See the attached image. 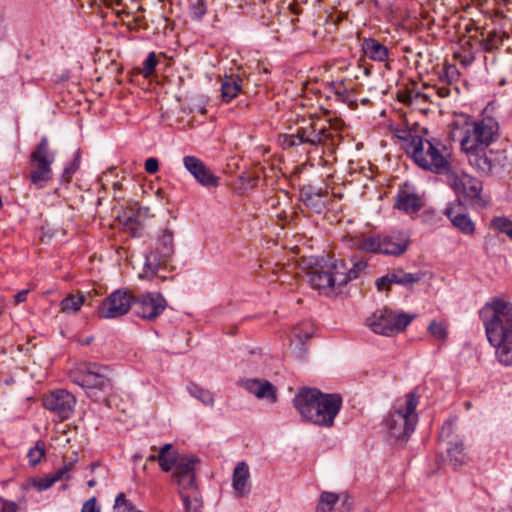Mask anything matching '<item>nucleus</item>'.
I'll return each mask as SVG.
<instances>
[{
	"instance_id": "nucleus-1",
	"label": "nucleus",
	"mask_w": 512,
	"mask_h": 512,
	"mask_svg": "<svg viewBox=\"0 0 512 512\" xmlns=\"http://www.w3.org/2000/svg\"><path fill=\"white\" fill-rule=\"evenodd\" d=\"M480 318L498 361L512 365V303L494 299L480 310Z\"/></svg>"
},
{
	"instance_id": "nucleus-2",
	"label": "nucleus",
	"mask_w": 512,
	"mask_h": 512,
	"mask_svg": "<svg viewBox=\"0 0 512 512\" xmlns=\"http://www.w3.org/2000/svg\"><path fill=\"white\" fill-rule=\"evenodd\" d=\"M338 393H323L317 388H301L293 399V405L301 417L317 426L330 428L342 407Z\"/></svg>"
},
{
	"instance_id": "nucleus-3",
	"label": "nucleus",
	"mask_w": 512,
	"mask_h": 512,
	"mask_svg": "<svg viewBox=\"0 0 512 512\" xmlns=\"http://www.w3.org/2000/svg\"><path fill=\"white\" fill-rule=\"evenodd\" d=\"M401 138L407 141V155L423 170L445 175L452 168L451 152L440 139L428 137L427 129H424V135L408 133Z\"/></svg>"
},
{
	"instance_id": "nucleus-4",
	"label": "nucleus",
	"mask_w": 512,
	"mask_h": 512,
	"mask_svg": "<svg viewBox=\"0 0 512 512\" xmlns=\"http://www.w3.org/2000/svg\"><path fill=\"white\" fill-rule=\"evenodd\" d=\"M108 369L96 363L81 364L70 371L73 383L85 389L89 398L100 401L112 392L113 384Z\"/></svg>"
},
{
	"instance_id": "nucleus-5",
	"label": "nucleus",
	"mask_w": 512,
	"mask_h": 512,
	"mask_svg": "<svg viewBox=\"0 0 512 512\" xmlns=\"http://www.w3.org/2000/svg\"><path fill=\"white\" fill-rule=\"evenodd\" d=\"M420 396L415 390L407 393L403 401H398L396 409L386 419L389 435L395 440L407 441L418 422L416 408Z\"/></svg>"
},
{
	"instance_id": "nucleus-6",
	"label": "nucleus",
	"mask_w": 512,
	"mask_h": 512,
	"mask_svg": "<svg viewBox=\"0 0 512 512\" xmlns=\"http://www.w3.org/2000/svg\"><path fill=\"white\" fill-rule=\"evenodd\" d=\"M175 254L174 232L169 228L161 229L155 246L145 255L140 278L152 279L160 269H170Z\"/></svg>"
},
{
	"instance_id": "nucleus-7",
	"label": "nucleus",
	"mask_w": 512,
	"mask_h": 512,
	"mask_svg": "<svg viewBox=\"0 0 512 512\" xmlns=\"http://www.w3.org/2000/svg\"><path fill=\"white\" fill-rule=\"evenodd\" d=\"M307 265L309 267L308 281L310 285L326 294L331 292L336 286L345 285L347 278L339 273L338 269H334V261L329 256L311 257Z\"/></svg>"
},
{
	"instance_id": "nucleus-8",
	"label": "nucleus",
	"mask_w": 512,
	"mask_h": 512,
	"mask_svg": "<svg viewBox=\"0 0 512 512\" xmlns=\"http://www.w3.org/2000/svg\"><path fill=\"white\" fill-rule=\"evenodd\" d=\"M498 131L497 120L491 116H483L468 125L461 140V147L463 150L486 148L497 139Z\"/></svg>"
},
{
	"instance_id": "nucleus-9",
	"label": "nucleus",
	"mask_w": 512,
	"mask_h": 512,
	"mask_svg": "<svg viewBox=\"0 0 512 512\" xmlns=\"http://www.w3.org/2000/svg\"><path fill=\"white\" fill-rule=\"evenodd\" d=\"M55 161V153L49 147V140L43 136L30 155V165L34 168L30 175V182L41 189L52 179V164Z\"/></svg>"
},
{
	"instance_id": "nucleus-10",
	"label": "nucleus",
	"mask_w": 512,
	"mask_h": 512,
	"mask_svg": "<svg viewBox=\"0 0 512 512\" xmlns=\"http://www.w3.org/2000/svg\"><path fill=\"white\" fill-rule=\"evenodd\" d=\"M408 244V237L404 234L397 237L376 235L361 237L355 242V248L367 253L399 256L406 252Z\"/></svg>"
},
{
	"instance_id": "nucleus-11",
	"label": "nucleus",
	"mask_w": 512,
	"mask_h": 512,
	"mask_svg": "<svg viewBox=\"0 0 512 512\" xmlns=\"http://www.w3.org/2000/svg\"><path fill=\"white\" fill-rule=\"evenodd\" d=\"M414 317L405 312L396 313L384 308L373 313L368 319V325L377 334L391 336L403 332Z\"/></svg>"
},
{
	"instance_id": "nucleus-12",
	"label": "nucleus",
	"mask_w": 512,
	"mask_h": 512,
	"mask_svg": "<svg viewBox=\"0 0 512 512\" xmlns=\"http://www.w3.org/2000/svg\"><path fill=\"white\" fill-rule=\"evenodd\" d=\"M446 183L457 195L456 201H471L477 203L481 200L482 182L462 171L451 168L446 174Z\"/></svg>"
},
{
	"instance_id": "nucleus-13",
	"label": "nucleus",
	"mask_w": 512,
	"mask_h": 512,
	"mask_svg": "<svg viewBox=\"0 0 512 512\" xmlns=\"http://www.w3.org/2000/svg\"><path fill=\"white\" fill-rule=\"evenodd\" d=\"M133 294L126 289H117L107 296L98 308V315L104 319H114L132 310Z\"/></svg>"
},
{
	"instance_id": "nucleus-14",
	"label": "nucleus",
	"mask_w": 512,
	"mask_h": 512,
	"mask_svg": "<svg viewBox=\"0 0 512 512\" xmlns=\"http://www.w3.org/2000/svg\"><path fill=\"white\" fill-rule=\"evenodd\" d=\"M167 307L164 296L157 292H148L139 296L133 295V312L145 320H155Z\"/></svg>"
},
{
	"instance_id": "nucleus-15",
	"label": "nucleus",
	"mask_w": 512,
	"mask_h": 512,
	"mask_svg": "<svg viewBox=\"0 0 512 512\" xmlns=\"http://www.w3.org/2000/svg\"><path fill=\"white\" fill-rule=\"evenodd\" d=\"M200 459L194 455H183L174 466L172 474L173 481L178 485L180 491L197 490L196 471Z\"/></svg>"
},
{
	"instance_id": "nucleus-16",
	"label": "nucleus",
	"mask_w": 512,
	"mask_h": 512,
	"mask_svg": "<svg viewBox=\"0 0 512 512\" xmlns=\"http://www.w3.org/2000/svg\"><path fill=\"white\" fill-rule=\"evenodd\" d=\"M76 398L65 389H57L43 398V406L55 413L60 420L70 418L74 412Z\"/></svg>"
},
{
	"instance_id": "nucleus-17",
	"label": "nucleus",
	"mask_w": 512,
	"mask_h": 512,
	"mask_svg": "<svg viewBox=\"0 0 512 512\" xmlns=\"http://www.w3.org/2000/svg\"><path fill=\"white\" fill-rule=\"evenodd\" d=\"M183 164L200 185L207 188L219 186L220 178L214 175L201 159L188 155L183 158Z\"/></svg>"
},
{
	"instance_id": "nucleus-18",
	"label": "nucleus",
	"mask_w": 512,
	"mask_h": 512,
	"mask_svg": "<svg viewBox=\"0 0 512 512\" xmlns=\"http://www.w3.org/2000/svg\"><path fill=\"white\" fill-rule=\"evenodd\" d=\"M444 214L460 232L465 235L474 234L475 224L466 213V208L461 201H455L448 205Z\"/></svg>"
},
{
	"instance_id": "nucleus-19",
	"label": "nucleus",
	"mask_w": 512,
	"mask_h": 512,
	"mask_svg": "<svg viewBox=\"0 0 512 512\" xmlns=\"http://www.w3.org/2000/svg\"><path fill=\"white\" fill-rule=\"evenodd\" d=\"M242 386L257 398L267 399L272 403L277 400L276 388L268 380H261L257 378L245 379L242 381Z\"/></svg>"
},
{
	"instance_id": "nucleus-20",
	"label": "nucleus",
	"mask_w": 512,
	"mask_h": 512,
	"mask_svg": "<svg viewBox=\"0 0 512 512\" xmlns=\"http://www.w3.org/2000/svg\"><path fill=\"white\" fill-rule=\"evenodd\" d=\"M395 207L407 214H414L423 207V202L418 194L401 189L395 197Z\"/></svg>"
},
{
	"instance_id": "nucleus-21",
	"label": "nucleus",
	"mask_w": 512,
	"mask_h": 512,
	"mask_svg": "<svg viewBox=\"0 0 512 512\" xmlns=\"http://www.w3.org/2000/svg\"><path fill=\"white\" fill-rule=\"evenodd\" d=\"M351 265V267H348L343 259L334 260V269H338L339 273H341L343 277L347 278L345 280V285L349 281L359 278L368 266L366 260L359 259L357 257L351 258Z\"/></svg>"
},
{
	"instance_id": "nucleus-22",
	"label": "nucleus",
	"mask_w": 512,
	"mask_h": 512,
	"mask_svg": "<svg viewBox=\"0 0 512 512\" xmlns=\"http://www.w3.org/2000/svg\"><path fill=\"white\" fill-rule=\"evenodd\" d=\"M250 472L246 462H239L234 471L232 478V486L237 497H243L250 492Z\"/></svg>"
},
{
	"instance_id": "nucleus-23",
	"label": "nucleus",
	"mask_w": 512,
	"mask_h": 512,
	"mask_svg": "<svg viewBox=\"0 0 512 512\" xmlns=\"http://www.w3.org/2000/svg\"><path fill=\"white\" fill-rule=\"evenodd\" d=\"M468 154V160L480 174L488 176L492 173L494 163L490 156L487 155L485 148H476L473 150H464Z\"/></svg>"
},
{
	"instance_id": "nucleus-24",
	"label": "nucleus",
	"mask_w": 512,
	"mask_h": 512,
	"mask_svg": "<svg viewBox=\"0 0 512 512\" xmlns=\"http://www.w3.org/2000/svg\"><path fill=\"white\" fill-rule=\"evenodd\" d=\"M361 47L364 55L373 61L384 62L388 59V48L374 38H365Z\"/></svg>"
},
{
	"instance_id": "nucleus-25",
	"label": "nucleus",
	"mask_w": 512,
	"mask_h": 512,
	"mask_svg": "<svg viewBox=\"0 0 512 512\" xmlns=\"http://www.w3.org/2000/svg\"><path fill=\"white\" fill-rule=\"evenodd\" d=\"M324 196L325 193L321 189L316 191L311 186L301 191V200L303 203L318 214L322 213L326 208V203L323 200Z\"/></svg>"
},
{
	"instance_id": "nucleus-26",
	"label": "nucleus",
	"mask_w": 512,
	"mask_h": 512,
	"mask_svg": "<svg viewBox=\"0 0 512 512\" xmlns=\"http://www.w3.org/2000/svg\"><path fill=\"white\" fill-rule=\"evenodd\" d=\"M334 134L329 128H321L316 131L312 125L306 127V143L311 146L334 145Z\"/></svg>"
},
{
	"instance_id": "nucleus-27",
	"label": "nucleus",
	"mask_w": 512,
	"mask_h": 512,
	"mask_svg": "<svg viewBox=\"0 0 512 512\" xmlns=\"http://www.w3.org/2000/svg\"><path fill=\"white\" fill-rule=\"evenodd\" d=\"M242 90V79L238 75L225 76L221 83L222 100L232 101Z\"/></svg>"
},
{
	"instance_id": "nucleus-28",
	"label": "nucleus",
	"mask_w": 512,
	"mask_h": 512,
	"mask_svg": "<svg viewBox=\"0 0 512 512\" xmlns=\"http://www.w3.org/2000/svg\"><path fill=\"white\" fill-rule=\"evenodd\" d=\"M181 456L173 448L172 444H165L157 454V461L162 471L169 472L179 462Z\"/></svg>"
},
{
	"instance_id": "nucleus-29",
	"label": "nucleus",
	"mask_w": 512,
	"mask_h": 512,
	"mask_svg": "<svg viewBox=\"0 0 512 512\" xmlns=\"http://www.w3.org/2000/svg\"><path fill=\"white\" fill-rule=\"evenodd\" d=\"M278 142L283 149H290L306 143V127H301L292 134H282Z\"/></svg>"
},
{
	"instance_id": "nucleus-30",
	"label": "nucleus",
	"mask_w": 512,
	"mask_h": 512,
	"mask_svg": "<svg viewBox=\"0 0 512 512\" xmlns=\"http://www.w3.org/2000/svg\"><path fill=\"white\" fill-rule=\"evenodd\" d=\"M465 447L462 441H456L450 443L449 448L447 449L449 462L455 467L462 466L467 461V456L465 453Z\"/></svg>"
},
{
	"instance_id": "nucleus-31",
	"label": "nucleus",
	"mask_w": 512,
	"mask_h": 512,
	"mask_svg": "<svg viewBox=\"0 0 512 512\" xmlns=\"http://www.w3.org/2000/svg\"><path fill=\"white\" fill-rule=\"evenodd\" d=\"M504 38H507L504 32L489 31L487 36L480 42L481 48L486 52H492L502 46Z\"/></svg>"
},
{
	"instance_id": "nucleus-32",
	"label": "nucleus",
	"mask_w": 512,
	"mask_h": 512,
	"mask_svg": "<svg viewBox=\"0 0 512 512\" xmlns=\"http://www.w3.org/2000/svg\"><path fill=\"white\" fill-rule=\"evenodd\" d=\"M189 394L200 401L202 404L212 407L214 405V395L207 389L200 387L195 383L187 386Z\"/></svg>"
},
{
	"instance_id": "nucleus-33",
	"label": "nucleus",
	"mask_w": 512,
	"mask_h": 512,
	"mask_svg": "<svg viewBox=\"0 0 512 512\" xmlns=\"http://www.w3.org/2000/svg\"><path fill=\"white\" fill-rule=\"evenodd\" d=\"M192 494H186L180 491L181 498L185 507V512H201L202 500L196 490H191Z\"/></svg>"
},
{
	"instance_id": "nucleus-34",
	"label": "nucleus",
	"mask_w": 512,
	"mask_h": 512,
	"mask_svg": "<svg viewBox=\"0 0 512 512\" xmlns=\"http://www.w3.org/2000/svg\"><path fill=\"white\" fill-rule=\"evenodd\" d=\"M334 96L338 102L346 104L351 109H356L358 107L357 98L353 91L346 87L345 83L342 87L338 86V91H336Z\"/></svg>"
},
{
	"instance_id": "nucleus-35",
	"label": "nucleus",
	"mask_w": 512,
	"mask_h": 512,
	"mask_svg": "<svg viewBox=\"0 0 512 512\" xmlns=\"http://www.w3.org/2000/svg\"><path fill=\"white\" fill-rule=\"evenodd\" d=\"M339 500V496L332 492H322L316 512H331L336 503Z\"/></svg>"
},
{
	"instance_id": "nucleus-36",
	"label": "nucleus",
	"mask_w": 512,
	"mask_h": 512,
	"mask_svg": "<svg viewBox=\"0 0 512 512\" xmlns=\"http://www.w3.org/2000/svg\"><path fill=\"white\" fill-rule=\"evenodd\" d=\"M84 296L71 295L61 301V310L65 313H75L82 307Z\"/></svg>"
},
{
	"instance_id": "nucleus-37",
	"label": "nucleus",
	"mask_w": 512,
	"mask_h": 512,
	"mask_svg": "<svg viewBox=\"0 0 512 512\" xmlns=\"http://www.w3.org/2000/svg\"><path fill=\"white\" fill-rule=\"evenodd\" d=\"M491 226L499 231L507 235L512 240V221L505 216H496L491 220Z\"/></svg>"
},
{
	"instance_id": "nucleus-38",
	"label": "nucleus",
	"mask_w": 512,
	"mask_h": 512,
	"mask_svg": "<svg viewBox=\"0 0 512 512\" xmlns=\"http://www.w3.org/2000/svg\"><path fill=\"white\" fill-rule=\"evenodd\" d=\"M207 12L206 0H194L189 5V16L192 20L200 21Z\"/></svg>"
},
{
	"instance_id": "nucleus-39",
	"label": "nucleus",
	"mask_w": 512,
	"mask_h": 512,
	"mask_svg": "<svg viewBox=\"0 0 512 512\" xmlns=\"http://www.w3.org/2000/svg\"><path fill=\"white\" fill-rule=\"evenodd\" d=\"M80 150H77L74 153L73 160L64 168L62 173V180L65 182H69L74 175V173L79 169L80 167Z\"/></svg>"
},
{
	"instance_id": "nucleus-40",
	"label": "nucleus",
	"mask_w": 512,
	"mask_h": 512,
	"mask_svg": "<svg viewBox=\"0 0 512 512\" xmlns=\"http://www.w3.org/2000/svg\"><path fill=\"white\" fill-rule=\"evenodd\" d=\"M114 509L116 512H141L126 498L124 493H119L116 496Z\"/></svg>"
},
{
	"instance_id": "nucleus-41",
	"label": "nucleus",
	"mask_w": 512,
	"mask_h": 512,
	"mask_svg": "<svg viewBox=\"0 0 512 512\" xmlns=\"http://www.w3.org/2000/svg\"><path fill=\"white\" fill-rule=\"evenodd\" d=\"M45 455L44 445L37 442L36 446L28 451L27 457L31 466H36L40 463L41 459Z\"/></svg>"
},
{
	"instance_id": "nucleus-42",
	"label": "nucleus",
	"mask_w": 512,
	"mask_h": 512,
	"mask_svg": "<svg viewBox=\"0 0 512 512\" xmlns=\"http://www.w3.org/2000/svg\"><path fill=\"white\" fill-rule=\"evenodd\" d=\"M459 77L460 73L458 68L455 65H447L445 66L443 75H440V80L446 82L448 85H452L454 82L458 81Z\"/></svg>"
},
{
	"instance_id": "nucleus-43",
	"label": "nucleus",
	"mask_w": 512,
	"mask_h": 512,
	"mask_svg": "<svg viewBox=\"0 0 512 512\" xmlns=\"http://www.w3.org/2000/svg\"><path fill=\"white\" fill-rule=\"evenodd\" d=\"M157 64L158 60L155 52H150L143 62V68L141 70V73L144 75V77H149L152 75L155 72Z\"/></svg>"
},
{
	"instance_id": "nucleus-44",
	"label": "nucleus",
	"mask_w": 512,
	"mask_h": 512,
	"mask_svg": "<svg viewBox=\"0 0 512 512\" xmlns=\"http://www.w3.org/2000/svg\"><path fill=\"white\" fill-rule=\"evenodd\" d=\"M428 330L437 339L444 340L447 337V328L441 322L432 321L428 326Z\"/></svg>"
},
{
	"instance_id": "nucleus-45",
	"label": "nucleus",
	"mask_w": 512,
	"mask_h": 512,
	"mask_svg": "<svg viewBox=\"0 0 512 512\" xmlns=\"http://www.w3.org/2000/svg\"><path fill=\"white\" fill-rule=\"evenodd\" d=\"M421 280V276L419 274L407 273L401 270L399 285L405 287H411L413 284L417 283Z\"/></svg>"
},
{
	"instance_id": "nucleus-46",
	"label": "nucleus",
	"mask_w": 512,
	"mask_h": 512,
	"mask_svg": "<svg viewBox=\"0 0 512 512\" xmlns=\"http://www.w3.org/2000/svg\"><path fill=\"white\" fill-rule=\"evenodd\" d=\"M72 467L73 464L69 463L56 470L53 474L50 475L53 479V482L55 483L64 478L69 479V472L72 470Z\"/></svg>"
},
{
	"instance_id": "nucleus-47",
	"label": "nucleus",
	"mask_w": 512,
	"mask_h": 512,
	"mask_svg": "<svg viewBox=\"0 0 512 512\" xmlns=\"http://www.w3.org/2000/svg\"><path fill=\"white\" fill-rule=\"evenodd\" d=\"M54 484L53 479L51 476H46L43 478H39L34 481V486L37 488L38 491H44L49 489Z\"/></svg>"
},
{
	"instance_id": "nucleus-48",
	"label": "nucleus",
	"mask_w": 512,
	"mask_h": 512,
	"mask_svg": "<svg viewBox=\"0 0 512 512\" xmlns=\"http://www.w3.org/2000/svg\"><path fill=\"white\" fill-rule=\"evenodd\" d=\"M81 512H101L96 497H91L82 506Z\"/></svg>"
},
{
	"instance_id": "nucleus-49",
	"label": "nucleus",
	"mask_w": 512,
	"mask_h": 512,
	"mask_svg": "<svg viewBox=\"0 0 512 512\" xmlns=\"http://www.w3.org/2000/svg\"><path fill=\"white\" fill-rule=\"evenodd\" d=\"M145 170L149 174H154L159 170V161L157 158L150 157L145 161Z\"/></svg>"
},
{
	"instance_id": "nucleus-50",
	"label": "nucleus",
	"mask_w": 512,
	"mask_h": 512,
	"mask_svg": "<svg viewBox=\"0 0 512 512\" xmlns=\"http://www.w3.org/2000/svg\"><path fill=\"white\" fill-rule=\"evenodd\" d=\"M452 85H448V86H445V85H442V86H438L437 87V93L440 97L442 98H446V97H449L452 93V89L458 91V88L455 86V87H451Z\"/></svg>"
},
{
	"instance_id": "nucleus-51",
	"label": "nucleus",
	"mask_w": 512,
	"mask_h": 512,
	"mask_svg": "<svg viewBox=\"0 0 512 512\" xmlns=\"http://www.w3.org/2000/svg\"><path fill=\"white\" fill-rule=\"evenodd\" d=\"M454 428H455V422L454 421H451V420L446 421L443 424V426H442L441 435L442 436L445 435L446 437H449L450 435L453 434Z\"/></svg>"
},
{
	"instance_id": "nucleus-52",
	"label": "nucleus",
	"mask_w": 512,
	"mask_h": 512,
	"mask_svg": "<svg viewBox=\"0 0 512 512\" xmlns=\"http://www.w3.org/2000/svg\"><path fill=\"white\" fill-rule=\"evenodd\" d=\"M1 502H2V509L0 512H16L17 511L18 506L15 502L3 500V499H1Z\"/></svg>"
},
{
	"instance_id": "nucleus-53",
	"label": "nucleus",
	"mask_w": 512,
	"mask_h": 512,
	"mask_svg": "<svg viewBox=\"0 0 512 512\" xmlns=\"http://www.w3.org/2000/svg\"><path fill=\"white\" fill-rule=\"evenodd\" d=\"M390 285H391V282L389 281L388 274H386L376 280V286L379 291L384 290V288H386V287L389 288Z\"/></svg>"
},
{
	"instance_id": "nucleus-54",
	"label": "nucleus",
	"mask_w": 512,
	"mask_h": 512,
	"mask_svg": "<svg viewBox=\"0 0 512 512\" xmlns=\"http://www.w3.org/2000/svg\"><path fill=\"white\" fill-rule=\"evenodd\" d=\"M28 290H21L17 294L14 295V302L16 304L23 303L27 300Z\"/></svg>"
},
{
	"instance_id": "nucleus-55",
	"label": "nucleus",
	"mask_w": 512,
	"mask_h": 512,
	"mask_svg": "<svg viewBox=\"0 0 512 512\" xmlns=\"http://www.w3.org/2000/svg\"><path fill=\"white\" fill-rule=\"evenodd\" d=\"M294 335L299 339L300 342H304L305 340L311 337L310 332H302L299 328L294 329Z\"/></svg>"
},
{
	"instance_id": "nucleus-56",
	"label": "nucleus",
	"mask_w": 512,
	"mask_h": 512,
	"mask_svg": "<svg viewBox=\"0 0 512 512\" xmlns=\"http://www.w3.org/2000/svg\"><path fill=\"white\" fill-rule=\"evenodd\" d=\"M400 272L401 270L399 269L388 273L389 281L391 284H399Z\"/></svg>"
},
{
	"instance_id": "nucleus-57",
	"label": "nucleus",
	"mask_w": 512,
	"mask_h": 512,
	"mask_svg": "<svg viewBox=\"0 0 512 512\" xmlns=\"http://www.w3.org/2000/svg\"><path fill=\"white\" fill-rule=\"evenodd\" d=\"M344 81L331 82L328 86V89L331 93L335 95L336 91H338V86L342 87Z\"/></svg>"
},
{
	"instance_id": "nucleus-58",
	"label": "nucleus",
	"mask_w": 512,
	"mask_h": 512,
	"mask_svg": "<svg viewBox=\"0 0 512 512\" xmlns=\"http://www.w3.org/2000/svg\"><path fill=\"white\" fill-rule=\"evenodd\" d=\"M125 224L127 226L139 225V221L135 215L128 216Z\"/></svg>"
},
{
	"instance_id": "nucleus-59",
	"label": "nucleus",
	"mask_w": 512,
	"mask_h": 512,
	"mask_svg": "<svg viewBox=\"0 0 512 512\" xmlns=\"http://www.w3.org/2000/svg\"><path fill=\"white\" fill-rule=\"evenodd\" d=\"M87 485L88 487L92 488L94 486H96V480L95 479H91L87 482Z\"/></svg>"
},
{
	"instance_id": "nucleus-60",
	"label": "nucleus",
	"mask_w": 512,
	"mask_h": 512,
	"mask_svg": "<svg viewBox=\"0 0 512 512\" xmlns=\"http://www.w3.org/2000/svg\"><path fill=\"white\" fill-rule=\"evenodd\" d=\"M148 461H157V455L155 454H151L148 458H147Z\"/></svg>"
},
{
	"instance_id": "nucleus-61",
	"label": "nucleus",
	"mask_w": 512,
	"mask_h": 512,
	"mask_svg": "<svg viewBox=\"0 0 512 512\" xmlns=\"http://www.w3.org/2000/svg\"><path fill=\"white\" fill-rule=\"evenodd\" d=\"M2 34H3V21L0 18V38L2 37Z\"/></svg>"
},
{
	"instance_id": "nucleus-62",
	"label": "nucleus",
	"mask_w": 512,
	"mask_h": 512,
	"mask_svg": "<svg viewBox=\"0 0 512 512\" xmlns=\"http://www.w3.org/2000/svg\"><path fill=\"white\" fill-rule=\"evenodd\" d=\"M113 187H114V188H119V187H120V183H118V182L114 183V184H113Z\"/></svg>"
},
{
	"instance_id": "nucleus-63",
	"label": "nucleus",
	"mask_w": 512,
	"mask_h": 512,
	"mask_svg": "<svg viewBox=\"0 0 512 512\" xmlns=\"http://www.w3.org/2000/svg\"><path fill=\"white\" fill-rule=\"evenodd\" d=\"M465 405L467 408H469L471 406L470 402H466Z\"/></svg>"
}]
</instances>
